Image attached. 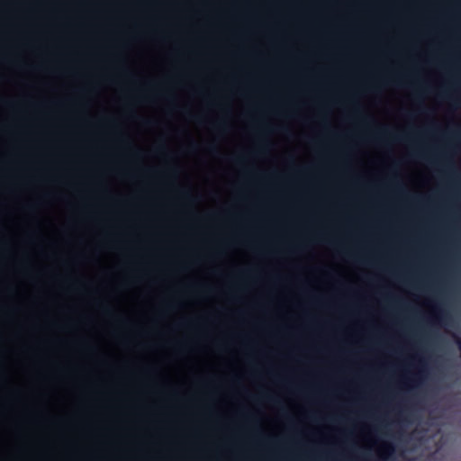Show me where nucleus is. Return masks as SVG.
Here are the masks:
<instances>
[{
    "instance_id": "obj_1",
    "label": "nucleus",
    "mask_w": 461,
    "mask_h": 461,
    "mask_svg": "<svg viewBox=\"0 0 461 461\" xmlns=\"http://www.w3.org/2000/svg\"><path fill=\"white\" fill-rule=\"evenodd\" d=\"M375 139L380 141L393 140L394 142H402L408 140L406 136L395 134L389 131L387 128L379 130L375 133Z\"/></svg>"
},
{
    "instance_id": "obj_2",
    "label": "nucleus",
    "mask_w": 461,
    "mask_h": 461,
    "mask_svg": "<svg viewBox=\"0 0 461 461\" xmlns=\"http://www.w3.org/2000/svg\"><path fill=\"white\" fill-rule=\"evenodd\" d=\"M433 320L447 323L450 320V314L444 308L439 307V306H435Z\"/></svg>"
},
{
    "instance_id": "obj_3",
    "label": "nucleus",
    "mask_w": 461,
    "mask_h": 461,
    "mask_svg": "<svg viewBox=\"0 0 461 461\" xmlns=\"http://www.w3.org/2000/svg\"><path fill=\"white\" fill-rule=\"evenodd\" d=\"M425 375V370L420 368L419 372L411 379V384L409 386L410 390L418 387V385L421 383Z\"/></svg>"
},
{
    "instance_id": "obj_4",
    "label": "nucleus",
    "mask_w": 461,
    "mask_h": 461,
    "mask_svg": "<svg viewBox=\"0 0 461 461\" xmlns=\"http://www.w3.org/2000/svg\"><path fill=\"white\" fill-rule=\"evenodd\" d=\"M383 450L386 456L383 457V459L385 461L387 457L394 452V446L392 443L385 442L383 445Z\"/></svg>"
},
{
    "instance_id": "obj_5",
    "label": "nucleus",
    "mask_w": 461,
    "mask_h": 461,
    "mask_svg": "<svg viewBox=\"0 0 461 461\" xmlns=\"http://www.w3.org/2000/svg\"><path fill=\"white\" fill-rule=\"evenodd\" d=\"M413 155H414L415 157L420 158H425V154H424V153H422V152H420V151L414 152V153H413Z\"/></svg>"
},
{
    "instance_id": "obj_6",
    "label": "nucleus",
    "mask_w": 461,
    "mask_h": 461,
    "mask_svg": "<svg viewBox=\"0 0 461 461\" xmlns=\"http://www.w3.org/2000/svg\"><path fill=\"white\" fill-rule=\"evenodd\" d=\"M208 150L211 152V153H214L217 151V149L214 145H210L208 146Z\"/></svg>"
},
{
    "instance_id": "obj_7",
    "label": "nucleus",
    "mask_w": 461,
    "mask_h": 461,
    "mask_svg": "<svg viewBox=\"0 0 461 461\" xmlns=\"http://www.w3.org/2000/svg\"><path fill=\"white\" fill-rule=\"evenodd\" d=\"M242 160H243V158H242V157H238V158H235V161H236L237 163H240V162H242Z\"/></svg>"
},
{
    "instance_id": "obj_8",
    "label": "nucleus",
    "mask_w": 461,
    "mask_h": 461,
    "mask_svg": "<svg viewBox=\"0 0 461 461\" xmlns=\"http://www.w3.org/2000/svg\"><path fill=\"white\" fill-rule=\"evenodd\" d=\"M191 148H192L193 149H196V148H197V145H196L195 143H192V144H191Z\"/></svg>"
},
{
    "instance_id": "obj_9",
    "label": "nucleus",
    "mask_w": 461,
    "mask_h": 461,
    "mask_svg": "<svg viewBox=\"0 0 461 461\" xmlns=\"http://www.w3.org/2000/svg\"><path fill=\"white\" fill-rule=\"evenodd\" d=\"M267 400L274 402L275 400L269 396L267 397Z\"/></svg>"
},
{
    "instance_id": "obj_10",
    "label": "nucleus",
    "mask_w": 461,
    "mask_h": 461,
    "mask_svg": "<svg viewBox=\"0 0 461 461\" xmlns=\"http://www.w3.org/2000/svg\"><path fill=\"white\" fill-rule=\"evenodd\" d=\"M159 150H160V151H164V150H165V148H164V147H161V148H159Z\"/></svg>"
},
{
    "instance_id": "obj_11",
    "label": "nucleus",
    "mask_w": 461,
    "mask_h": 461,
    "mask_svg": "<svg viewBox=\"0 0 461 461\" xmlns=\"http://www.w3.org/2000/svg\"><path fill=\"white\" fill-rule=\"evenodd\" d=\"M424 159H427V161H429V158H428L426 155H425V158Z\"/></svg>"
}]
</instances>
